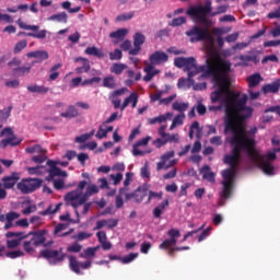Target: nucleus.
Masks as SVG:
<instances>
[{"label": "nucleus", "instance_id": "nucleus-11", "mask_svg": "<svg viewBox=\"0 0 280 280\" xmlns=\"http://www.w3.org/2000/svg\"><path fill=\"white\" fill-rule=\"evenodd\" d=\"M68 262H69L70 270L77 275H83V272L81 271V268L86 270L91 268V265L93 264L91 260H85L83 262L80 260H77L75 256H72V255L68 257Z\"/></svg>", "mask_w": 280, "mask_h": 280}, {"label": "nucleus", "instance_id": "nucleus-6", "mask_svg": "<svg viewBox=\"0 0 280 280\" xmlns=\"http://www.w3.org/2000/svg\"><path fill=\"white\" fill-rule=\"evenodd\" d=\"M186 36L189 37V42L192 44L210 40L213 42V36H211L210 31L208 28H201L197 25L192 26L191 30L186 32Z\"/></svg>", "mask_w": 280, "mask_h": 280}, {"label": "nucleus", "instance_id": "nucleus-2", "mask_svg": "<svg viewBox=\"0 0 280 280\" xmlns=\"http://www.w3.org/2000/svg\"><path fill=\"white\" fill-rule=\"evenodd\" d=\"M210 79L218 86V90L210 94L211 103H221L224 107V135L244 132V129L237 127V125L252 118L254 113V108L247 106L248 95L230 91V71H224Z\"/></svg>", "mask_w": 280, "mask_h": 280}, {"label": "nucleus", "instance_id": "nucleus-20", "mask_svg": "<svg viewBox=\"0 0 280 280\" xmlns=\"http://www.w3.org/2000/svg\"><path fill=\"white\" fill-rule=\"evenodd\" d=\"M74 62H82V66L74 69V72H77L78 74L88 73L91 69L90 62L86 58L78 57L77 59H74Z\"/></svg>", "mask_w": 280, "mask_h": 280}, {"label": "nucleus", "instance_id": "nucleus-60", "mask_svg": "<svg viewBox=\"0 0 280 280\" xmlns=\"http://www.w3.org/2000/svg\"><path fill=\"white\" fill-rule=\"evenodd\" d=\"M120 49L122 51L129 52L131 50V40L129 39L122 40V43L120 44Z\"/></svg>", "mask_w": 280, "mask_h": 280}, {"label": "nucleus", "instance_id": "nucleus-19", "mask_svg": "<svg viewBox=\"0 0 280 280\" xmlns=\"http://www.w3.org/2000/svg\"><path fill=\"white\" fill-rule=\"evenodd\" d=\"M200 174L208 183H215V174L211 171V167L209 165H205L203 167H201Z\"/></svg>", "mask_w": 280, "mask_h": 280}, {"label": "nucleus", "instance_id": "nucleus-40", "mask_svg": "<svg viewBox=\"0 0 280 280\" xmlns=\"http://www.w3.org/2000/svg\"><path fill=\"white\" fill-rule=\"evenodd\" d=\"M100 189L98 186L96 185H89V187H86L84 195H82L85 198H90L91 196L98 194Z\"/></svg>", "mask_w": 280, "mask_h": 280}, {"label": "nucleus", "instance_id": "nucleus-30", "mask_svg": "<svg viewBox=\"0 0 280 280\" xmlns=\"http://www.w3.org/2000/svg\"><path fill=\"white\" fill-rule=\"evenodd\" d=\"M46 167H47V165H37L34 167H27V173L30 175L42 176V175L46 174Z\"/></svg>", "mask_w": 280, "mask_h": 280}, {"label": "nucleus", "instance_id": "nucleus-34", "mask_svg": "<svg viewBox=\"0 0 280 280\" xmlns=\"http://www.w3.org/2000/svg\"><path fill=\"white\" fill-rule=\"evenodd\" d=\"M7 238H16V240H27L30 238V235L25 232H7L5 233Z\"/></svg>", "mask_w": 280, "mask_h": 280}, {"label": "nucleus", "instance_id": "nucleus-10", "mask_svg": "<svg viewBox=\"0 0 280 280\" xmlns=\"http://www.w3.org/2000/svg\"><path fill=\"white\" fill-rule=\"evenodd\" d=\"M88 197L81 195L78 190H72L70 192H67L65 197V201L67 202L68 206H71L74 209H78L82 205L86 203Z\"/></svg>", "mask_w": 280, "mask_h": 280}, {"label": "nucleus", "instance_id": "nucleus-62", "mask_svg": "<svg viewBox=\"0 0 280 280\" xmlns=\"http://www.w3.org/2000/svg\"><path fill=\"white\" fill-rule=\"evenodd\" d=\"M129 103H131V107L136 108L137 104H138V94L136 92L131 93V95H129Z\"/></svg>", "mask_w": 280, "mask_h": 280}, {"label": "nucleus", "instance_id": "nucleus-14", "mask_svg": "<svg viewBox=\"0 0 280 280\" xmlns=\"http://www.w3.org/2000/svg\"><path fill=\"white\" fill-rule=\"evenodd\" d=\"M20 218H21L20 213L15 212V211H10L7 214H0V223H4L5 222L4 230L8 231V230L14 228V223L13 222L16 219H20Z\"/></svg>", "mask_w": 280, "mask_h": 280}, {"label": "nucleus", "instance_id": "nucleus-54", "mask_svg": "<svg viewBox=\"0 0 280 280\" xmlns=\"http://www.w3.org/2000/svg\"><path fill=\"white\" fill-rule=\"evenodd\" d=\"M165 141H167V143H179V135L175 133V135H167L165 136Z\"/></svg>", "mask_w": 280, "mask_h": 280}, {"label": "nucleus", "instance_id": "nucleus-35", "mask_svg": "<svg viewBox=\"0 0 280 280\" xmlns=\"http://www.w3.org/2000/svg\"><path fill=\"white\" fill-rule=\"evenodd\" d=\"M25 152L27 154H46V151L42 148L40 144H35V145H32V147H28V148H25Z\"/></svg>", "mask_w": 280, "mask_h": 280}, {"label": "nucleus", "instance_id": "nucleus-36", "mask_svg": "<svg viewBox=\"0 0 280 280\" xmlns=\"http://www.w3.org/2000/svg\"><path fill=\"white\" fill-rule=\"evenodd\" d=\"M187 108H189V103H182V102H174L173 109L176 112H179L180 114H184Z\"/></svg>", "mask_w": 280, "mask_h": 280}, {"label": "nucleus", "instance_id": "nucleus-18", "mask_svg": "<svg viewBox=\"0 0 280 280\" xmlns=\"http://www.w3.org/2000/svg\"><path fill=\"white\" fill-rule=\"evenodd\" d=\"M280 89V79L273 81L272 83L265 84L261 88V92L265 94H277Z\"/></svg>", "mask_w": 280, "mask_h": 280}, {"label": "nucleus", "instance_id": "nucleus-33", "mask_svg": "<svg viewBox=\"0 0 280 280\" xmlns=\"http://www.w3.org/2000/svg\"><path fill=\"white\" fill-rule=\"evenodd\" d=\"M68 19L69 16L66 14V12H59L58 14H54L48 18L49 21L63 23V24H67Z\"/></svg>", "mask_w": 280, "mask_h": 280}, {"label": "nucleus", "instance_id": "nucleus-47", "mask_svg": "<svg viewBox=\"0 0 280 280\" xmlns=\"http://www.w3.org/2000/svg\"><path fill=\"white\" fill-rule=\"evenodd\" d=\"M138 258V254L137 253H131L129 255H126L125 257L120 258V262L121 264H131L132 261H135V259Z\"/></svg>", "mask_w": 280, "mask_h": 280}, {"label": "nucleus", "instance_id": "nucleus-15", "mask_svg": "<svg viewBox=\"0 0 280 280\" xmlns=\"http://www.w3.org/2000/svg\"><path fill=\"white\" fill-rule=\"evenodd\" d=\"M145 36L141 32H137L133 35V48L129 50V55L137 56L142 50V45H144Z\"/></svg>", "mask_w": 280, "mask_h": 280}, {"label": "nucleus", "instance_id": "nucleus-8", "mask_svg": "<svg viewBox=\"0 0 280 280\" xmlns=\"http://www.w3.org/2000/svg\"><path fill=\"white\" fill-rule=\"evenodd\" d=\"M40 257L48 261V264L55 266L61 264L67 258V255L63 253V248L59 249H43L40 252Z\"/></svg>", "mask_w": 280, "mask_h": 280}, {"label": "nucleus", "instance_id": "nucleus-7", "mask_svg": "<svg viewBox=\"0 0 280 280\" xmlns=\"http://www.w3.org/2000/svg\"><path fill=\"white\" fill-rule=\"evenodd\" d=\"M44 184V179L39 178H24L16 184V188L22 194H33L38 190Z\"/></svg>", "mask_w": 280, "mask_h": 280}, {"label": "nucleus", "instance_id": "nucleus-63", "mask_svg": "<svg viewBox=\"0 0 280 280\" xmlns=\"http://www.w3.org/2000/svg\"><path fill=\"white\" fill-rule=\"evenodd\" d=\"M262 158V161H275L277 159L276 152H268L266 155H260Z\"/></svg>", "mask_w": 280, "mask_h": 280}, {"label": "nucleus", "instance_id": "nucleus-26", "mask_svg": "<svg viewBox=\"0 0 280 280\" xmlns=\"http://www.w3.org/2000/svg\"><path fill=\"white\" fill-rule=\"evenodd\" d=\"M27 91L32 94H47L49 93L50 89L45 85L32 84L27 86Z\"/></svg>", "mask_w": 280, "mask_h": 280}, {"label": "nucleus", "instance_id": "nucleus-12", "mask_svg": "<svg viewBox=\"0 0 280 280\" xmlns=\"http://www.w3.org/2000/svg\"><path fill=\"white\" fill-rule=\"evenodd\" d=\"M167 236L168 238L163 241V243L159 245L160 249L168 250L170 248L174 247L176 245V242L180 237V231L171 229L167 232Z\"/></svg>", "mask_w": 280, "mask_h": 280}, {"label": "nucleus", "instance_id": "nucleus-22", "mask_svg": "<svg viewBox=\"0 0 280 280\" xmlns=\"http://www.w3.org/2000/svg\"><path fill=\"white\" fill-rule=\"evenodd\" d=\"M129 34L127 28H119L118 31L112 32L109 38H115L114 45H117L119 42L124 40L126 35Z\"/></svg>", "mask_w": 280, "mask_h": 280}, {"label": "nucleus", "instance_id": "nucleus-31", "mask_svg": "<svg viewBox=\"0 0 280 280\" xmlns=\"http://www.w3.org/2000/svg\"><path fill=\"white\" fill-rule=\"evenodd\" d=\"M50 183L54 184V188L56 190L69 189V188L75 187V183L70 185H65V179H54V180H50Z\"/></svg>", "mask_w": 280, "mask_h": 280}, {"label": "nucleus", "instance_id": "nucleus-39", "mask_svg": "<svg viewBox=\"0 0 280 280\" xmlns=\"http://www.w3.org/2000/svg\"><path fill=\"white\" fill-rule=\"evenodd\" d=\"M25 256V252L18 249V250H13V252H7L4 254V257L9 258V259H18L21 257Z\"/></svg>", "mask_w": 280, "mask_h": 280}, {"label": "nucleus", "instance_id": "nucleus-38", "mask_svg": "<svg viewBox=\"0 0 280 280\" xmlns=\"http://www.w3.org/2000/svg\"><path fill=\"white\" fill-rule=\"evenodd\" d=\"M61 206V203L56 205L55 208L52 206H48V208L46 210L40 211L39 214L43 217L55 214L58 212Z\"/></svg>", "mask_w": 280, "mask_h": 280}, {"label": "nucleus", "instance_id": "nucleus-59", "mask_svg": "<svg viewBox=\"0 0 280 280\" xmlns=\"http://www.w3.org/2000/svg\"><path fill=\"white\" fill-rule=\"evenodd\" d=\"M212 230L211 226H208L206 230H203V232H201V234L198 237V242L201 243L203 242L206 238H208L210 231Z\"/></svg>", "mask_w": 280, "mask_h": 280}, {"label": "nucleus", "instance_id": "nucleus-1", "mask_svg": "<svg viewBox=\"0 0 280 280\" xmlns=\"http://www.w3.org/2000/svg\"><path fill=\"white\" fill-rule=\"evenodd\" d=\"M229 143L231 145V154L224 155L223 163L230 165V168L222 171L223 190L220 192L219 207H224L226 205L224 200L229 199L233 192L236 168L238 167L242 159V153H246L253 163L258 164L262 174H266L267 176L276 175L275 165L260 156L259 152L255 148L257 145V141L253 138H248L245 135V131H238L237 133L232 135L229 139Z\"/></svg>", "mask_w": 280, "mask_h": 280}, {"label": "nucleus", "instance_id": "nucleus-37", "mask_svg": "<svg viewBox=\"0 0 280 280\" xmlns=\"http://www.w3.org/2000/svg\"><path fill=\"white\" fill-rule=\"evenodd\" d=\"M243 121H244V120L238 121L236 127L243 129L244 135H246L248 139H254V141H255V138H254V137H249V136H255V135H257V131H258L257 127H252V128L246 132L245 128L241 125Z\"/></svg>", "mask_w": 280, "mask_h": 280}, {"label": "nucleus", "instance_id": "nucleus-41", "mask_svg": "<svg viewBox=\"0 0 280 280\" xmlns=\"http://www.w3.org/2000/svg\"><path fill=\"white\" fill-rule=\"evenodd\" d=\"M172 116V114L167 113L165 115H162V116H158L155 118H150L149 119V124L150 125H155V124H163L167 120V118Z\"/></svg>", "mask_w": 280, "mask_h": 280}, {"label": "nucleus", "instance_id": "nucleus-57", "mask_svg": "<svg viewBox=\"0 0 280 280\" xmlns=\"http://www.w3.org/2000/svg\"><path fill=\"white\" fill-rule=\"evenodd\" d=\"M150 171H149V165L145 163L143 167L140 168V176L141 178H150Z\"/></svg>", "mask_w": 280, "mask_h": 280}, {"label": "nucleus", "instance_id": "nucleus-42", "mask_svg": "<svg viewBox=\"0 0 280 280\" xmlns=\"http://www.w3.org/2000/svg\"><path fill=\"white\" fill-rule=\"evenodd\" d=\"M238 60L247 65V62H257V55H238Z\"/></svg>", "mask_w": 280, "mask_h": 280}, {"label": "nucleus", "instance_id": "nucleus-61", "mask_svg": "<svg viewBox=\"0 0 280 280\" xmlns=\"http://www.w3.org/2000/svg\"><path fill=\"white\" fill-rule=\"evenodd\" d=\"M184 119H185V114H180V115L175 116V118L173 120L174 126L184 125Z\"/></svg>", "mask_w": 280, "mask_h": 280}, {"label": "nucleus", "instance_id": "nucleus-3", "mask_svg": "<svg viewBox=\"0 0 280 280\" xmlns=\"http://www.w3.org/2000/svg\"><path fill=\"white\" fill-rule=\"evenodd\" d=\"M174 65L177 69H184L188 73L189 80L198 73H201V78L209 79L231 71V62L221 58L213 61L207 60L205 66H197V60L194 57H177L174 59Z\"/></svg>", "mask_w": 280, "mask_h": 280}, {"label": "nucleus", "instance_id": "nucleus-50", "mask_svg": "<svg viewBox=\"0 0 280 280\" xmlns=\"http://www.w3.org/2000/svg\"><path fill=\"white\" fill-rule=\"evenodd\" d=\"M103 86L105 89H115V81H114V77H105L103 79Z\"/></svg>", "mask_w": 280, "mask_h": 280}, {"label": "nucleus", "instance_id": "nucleus-44", "mask_svg": "<svg viewBox=\"0 0 280 280\" xmlns=\"http://www.w3.org/2000/svg\"><path fill=\"white\" fill-rule=\"evenodd\" d=\"M187 23V20L185 16L175 18L173 21L168 23V26L171 27H179L180 25H184Z\"/></svg>", "mask_w": 280, "mask_h": 280}, {"label": "nucleus", "instance_id": "nucleus-5", "mask_svg": "<svg viewBox=\"0 0 280 280\" xmlns=\"http://www.w3.org/2000/svg\"><path fill=\"white\" fill-rule=\"evenodd\" d=\"M49 233L47 230L31 231L28 233V238L23 241V249L25 253L33 255L35 249L39 246L50 247L52 242L46 243V235Z\"/></svg>", "mask_w": 280, "mask_h": 280}, {"label": "nucleus", "instance_id": "nucleus-32", "mask_svg": "<svg viewBox=\"0 0 280 280\" xmlns=\"http://www.w3.org/2000/svg\"><path fill=\"white\" fill-rule=\"evenodd\" d=\"M46 34H47V31L43 30L37 33L19 32L18 36H27V37H32V38L44 39V38H46Z\"/></svg>", "mask_w": 280, "mask_h": 280}, {"label": "nucleus", "instance_id": "nucleus-27", "mask_svg": "<svg viewBox=\"0 0 280 280\" xmlns=\"http://www.w3.org/2000/svg\"><path fill=\"white\" fill-rule=\"evenodd\" d=\"M262 82V77L259 73L247 77V84L249 89L258 86Z\"/></svg>", "mask_w": 280, "mask_h": 280}, {"label": "nucleus", "instance_id": "nucleus-13", "mask_svg": "<svg viewBox=\"0 0 280 280\" xmlns=\"http://www.w3.org/2000/svg\"><path fill=\"white\" fill-rule=\"evenodd\" d=\"M145 197H148V185H141L133 192L126 194V200L133 199L135 203H142Z\"/></svg>", "mask_w": 280, "mask_h": 280}, {"label": "nucleus", "instance_id": "nucleus-46", "mask_svg": "<svg viewBox=\"0 0 280 280\" xmlns=\"http://www.w3.org/2000/svg\"><path fill=\"white\" fill-rule=\"evenodd\" d=\"M127 69V66L124 63H114L113 67H110V72L115 74H120L124 72V70Z\"/></svg>", "mask_w": 280, "mask_h": 280}, {"label": "nucleus", "instance_id": "nucleus-17", "mask_svg": "<svg viewBox=\"0 0 280 280\" xmlns=\"http://www.w3.org/2000/svg\"><path fill=\"white\" fill-rule=\"evenodd\" d=\"M20 178V173L13 172L11 175L1 178V183H3L4 189H13Z\"/></svg>", "mask_w": 280, "mask_h": 280}, {"label": "nucleus", "instance_id": "nucleus-64", "mask_svg": "<svg viewBox=\"0 0 280 280\" xmlns=\"http://www.w3.org/2000/svg\"><path fill=\"white\" fill-rule=\"evenodd\" d=\"M268 19H280V5L277 10L268 13Z\"/></svg>", "mask_w": 280, "mask_h": 280}, {"label": "nucleus", "instance_id": "nucleus-25", "mask_svg": "<svg viewBox=\"0 0 280 280\" xmlns=\"http://www.w3.org/2000/svg\"><path fill=\"white\" fill-rule=\"evenodd\" d=\"M80 115V113H78V109L75 108L74 105H70L68 106V109L63 113L60 114L61 118L65 119H74Z\"/></svg>", "mask_w": 280, "mask_h": 280}, {"label": "nucleus", "instance_id": "nucleus-51", "mask_svg": "<svg viewBox=\"0 0 280 280\" xmlns=\"http://www.w3.org/2000/svg\"><path fill=\"white\" fill-rule=\"evenodd\" d=\"M147 196H149V198L147 199V203H150L151 200L158 198V199H162L163 198V192L160 191V192H155L153 190H148V194Z\"/></svg>", "mask_w": 280, "mask_h": 280}, {"label": "nucleus", "instance_id": "nucleus-48", "mask_svg": "<svg viewBox=\"0 0 280 280\" xmlns=\"http://www.w3.org/2000/svg\"><path fill=\"white\" fill-rule=\"evenodd\" d=\"M11 110H12L11 105L9 107L4 108L3 110H0V120L1 121L8 120L11 116Z\"/></svg>", "mask_w": 280, "mask_h": 280}, {"label": "nucleus", "instance_id": "nucleus-16", "mask_svg": "<svg viewBox=\"0 0 280 280\" xmlns=\"http://www.w3.org/2000/svg\"><path fill=\"white\" fill-rule=\"evenodd\" d=\"M150 66L164 65L168 61V55L163 50H156L149 57Z\"/></svg>", "mask_w": 280, "mask_h": 280}, {"label": "nucleus", "instance_id": "nucleus-24", "mask_svg": "<svg viewBox=\"0 0 280 280\" xmlns=\"http://www.w3.org/2000/svg\"><path fill=\"white\" fill-rule=\"evenodd\" d=\"M27 58L32 59H39V61H44L49 59V52H47L46 50H35V51H31L27 54Z\"/></svg>", "mask_w": 280, "mask_h": 280}, {"label": "nucleus", "instance_id": "nucleus-4", "mask_svg": "<svg viewBox=\"0 0 280 280\" xmlns=\"http://www.w3.org/2000/svg\"><path fill=\"white\" fill-rule=\"evenodd\" d=\"M213 8L211 7V1L206 0L205 5H192L189 7L186 11V14L189 16V19L192 20L195 24H202L207 28L211 27L213 25V21H211L208 15L211 18H214L219 14H224L228 12L229 7L228 5H219L217 8V11H213Z\"/></svg>", "mask_w": 280, "mask_h": 280}, {"label": "nucleus", "instance_id": "nucleus-45", "mask_svg": "<svg viewBox=\"0 0 280 280\" xmlns=\"http://www.w3.org/2000/svg\"><path fill=\"white\" fill-rule=\"evenodd\" d=\"M133 18H135V11L116 16V22L121 23V22L130 21Z\"/></svg>", "mask_w": 280, "mask_h": 280}, {"label": "nucleus", "instance_id": "nucleus-55", "mask_svg": "<svg viewBox=\"0 0 280 280\" xmlns=\"http://www.w3.org/2000/svg\"><path fill=\"white\" fill-rule=\"evenodd\" d=\"M82 245L78 243H73L72 245L67 247L68 253H81Z\"/></svg>", "mask_w": 280, "mask_h": 280}, {"label": "nucleus", "instance_id": "nucleus-29", "mask_svg": "<svg viewBox=\"0 0 280 280\" xmlns=\"http://www.w3.org/2000/svg\"><path fill=\"white\" fill-rule=\"evenodd\" d=\"M32 71V66H21L12 70V73L16 77H25Z\"/></svg>", "mask_w": 280, "mask_h": 280}, {"label": "nucleus", "instance_id": "nucleus-56", "mask_svg": "<svg viewBox=\"0 0 280 280\" xmlns=\"http://www.w3.org/2000/svg\"><path fill=\"white\" fill-rule=\"evenodd\" d=\"M47 160V156L45 153H40L39 155L32 156V162L34 163H44Z\"/></svg>", "mask_w": 280, "mask_h": 280}, {"label": "nucleus", "instance_id": "nucleus-9", "mask_svg": "<svg viewBox=\"0 0 280 280\" xmlns=\"http://www.w3.org/2000/svg\"><path fill=\"white\" fill-rule=\"evenodd\" d=\"M58 162L48 160L46 163V182L51 183L56 177L67 178L68 174L66 171H61L58 166Z\"/></svg>", "mask_w": 280, "mask_h": 280}, {"label": "nucleus", "instance_id": "nucleus-49", "mask_svg": "<svg viewBox=\"0 0 280 280\" xmlns=\"http://www.w3.org/2000/svg\"><path fill=\"white\" fill-rule=\"evenodd\" d=\"M26 47H27V40H20L16 43L15 47H13V54H20Z\"/></svg>", "mask_w": 280, "mask_h": 280}, {"label": "nucleus", "instance_id": "nucleus-53", "mask_svg": "<svg viewBox=\"0 0 280 280\" xmlns=\"http://www.w3.org/2000/svg\"><path fill=\"white\" fill-rule=\"evenodd\" d=\"M124 57V54L119 49H115L113 52H109V59L115 61V60H120Z\"/></svg>", "mask_w": 280, "mask_h": 280}, {"label": "nucleus", "instance_id": "nucleus-58", "mask_svg": "<svg viewBox=\"0 0 280 280\" xmlns=\"http://www.w3.org/2000/svg\"><path fill=\"white\" fill-rule=\"evenodd\" d=\"M23 240H12V241H7V248H18V246L21 245Z\"/></svg>", "mask_w": 280, "mask_h": 280}, {"label": "nucleus", "instance_id": "nucleus-23", "mask_svg": "<svg viewBox=\"0 0 280 280\" xmlns=\"http://www.w3.org/2000/svg\"><path fill=\"white\" fill-rule=\"evenodd\" d=\"M143 71L147 73V74L143 77V81H144V82H150L151 80L154 79V77H155L156 74L160 73V70H155V69H154V66H151V65L145 66L144 69H143Z\"/></svg>", "mask_w": 280, "mask_h": 280}, {"label": "nucleus", "instance_id": "nucleus-28", "mask_svg": "<svg viewBox=\"0 0 280 280\" xmlns=\"http://www.w3.org/2000/svg\"><path fill=\"white\" fill-rule=\"evenodd\" d=\"M84 54L89 56H94L98 59H103L105 57L104 51L100 50L95 46L86 47V49L84 50Z\"/></svg>", "mask_w": 280, "mask_h": 280}, {"label": "nucleus", "instance_id": "nucleus-21", "mask_svg": "<svg viewBox=\"0 0 280 280\" xmlns=\"http://www.w3.org/2000/svg\"><path fill=\"white\" fill-rule=\"evenodd\" d=\"M22 143V140L18 139L16 136H10V138L0 141V149H5L9 145L16 147Z\"/></svg>", "mask_w": 280, "mask_h": 280}, {"label": "nucleus", "instance_id": "nucleus-52", "mask_svg": "<svg viewBox=\"0 0 280 280\" xmlns=\"http://www.w3.org/2000/svg\"><path fill=\"white\" fill-rule=\"evenodd\" d=\"M102 81V79L100 77H94V78H91L89 80H84L82 82V86H86V85H93V84H100Z\"/></svg>", "mask_w": 280, "mask_h": 280}, {"label": "nucleus", "instance_id": "nucleus-43", "mask_svg": "<svg viewBox=\"0 0 280 280\" xmlns=\"http://www.w3.org/2000/svg\"><path fill=\"white\" fill-rule=\"evenodd\" d=\"M18 25L21 30H27L32 32H36L39 30V26L36 25H27L25 22H23L21 19L18 20Z\"/></svg>", "mask_w": 280, "mask_h": 280}]
</instances>
